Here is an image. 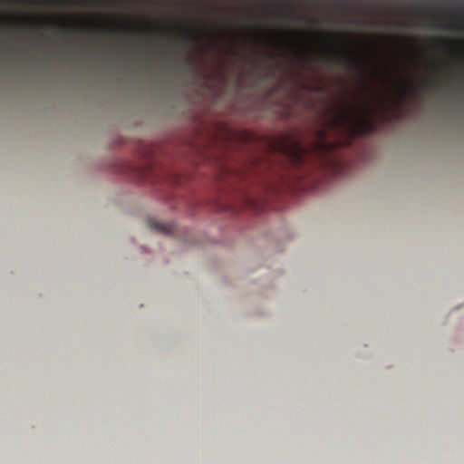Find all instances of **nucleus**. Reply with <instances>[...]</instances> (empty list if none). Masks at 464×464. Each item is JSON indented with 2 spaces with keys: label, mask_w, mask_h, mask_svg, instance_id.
<instances>
[{
  "label": "nucleus",
  "mask_w": 464,
  "mask_h": 464,
  "mask_svg": "<svg viewBox=\"0 0 464 464\" xmlns=\"http://www.w3.org/2000/svg\"><path fill=\"white\" fill-rule=\"evenodd\" d=\"M280 150L295 166L304 165L310 153L306 147L294 139H286L284 140L280 144Z\"/></svg>",
  "instance_id": "nucleus-1"
},
{
  "label": "nucleus",
  "mask_w": 464,
  "mask_h": 464,
  "mask_svg": "<svg viewBox=\"0 0 464 464\" xmlns=\"http://www.w3.org/2000/svg\"><path fill=\"white\" fill-rule=\"evenodd\" d=\"M432 26L438 27V28H443L447 30H455L456 24L453 23H444L441 17L439 16H433L432 17Z\"/></svg>",
  "instance_id": "nucleus-5"
},
{
  "label": "nucleus",
  "mask_w": 464,
  "mask_h": 464,
  "mask_svg": "<svg viewBox=\"0 0 464 464\" xmlns=\"http://www.w3.org/2000/svg\"><path fill=\"white\" fill-rule=\"evenodd\" d=\"M277 3H278V4H281L282 2H281V1H278Z\"/></svg>",
  "instance_id": "nucleus-14"
},
{
  "label": "nucleus",
  "mask_w": 464,
  "mask_h": 464,
  "mask_svg": "<svg viewBox=\"0 0 464 464\" xmlns=\"http://www.w3.org/2000/svg\"><path fill=\"white\" fill-rule=\"evenodd\" d=\"M284 40L286 44H290L291 40H290V37L287 34H284Z\"/></svg>",
  "instance_id": "nucleus-10"
},
{
  "label": "nucleus",
  "mask_w": 464,
  "mask_h": 464,
  "mask_svg": "<svg viewBox=\"0 0 464 464\" xmlns=\"http://www.w3.org/2000/svg\"><path fill=\"white\" fill-rule=\"evenodd\" d=\"M353 118V111H347V112H344L343 115V120H344V121H350Z\"/></svg>",
  "instance_id": "nucleus-8"
},
{
  "label": "nucleus",
  "mask_w": 464,
  "mask_h": 464,
  "mask_svg": "<svg viewBox=\"0 0 464 464\" xmlns=\"http://www.w3.org/2000/svg\"><path fill=\"white\" fill-rule=\"evenodd\" d=\"M25 4H103L104 2H24ZM116 4L117 2H111Z\"/></svg>",
  "instance_id": "nucleus-6"
},
{
  "label": "nucleus",
  "mask_w": 464,
  "mask_h": 464,
  "mask_svg": "<svg viewBox=\"0 0 464 464\" xmlns=\"http://www.w3.org/2000/svg\"><path fill=\"white\" fill-rule=\"evenodd\" d=\"M363 124L365 125L364 128L367 129V131H370L372 130V129L373 128L372 124L369 121H363Z\"/></svg>",
  "instance_id": "nucleus-9"
},
{
  "label": "nucleus",
  "mask_w": 464,
  "mask_h": 464,
  "mask_svg": "<svg viewBox=\"0 0 464 464\" xmlns=\"http://www.w3.org/2000/svg\"><path fill=\"white\" fill-rule=\"evenodd\" d=\"M314 34L323 42L324 45H326L328 36L319 31H316Z\"/></svg>",
  "instance_id": "nucleus-7"
},
{
  "label": "nucleus",
  "mask_w": 464,
  "mask_h": 464,
  "mask_svg": "<svg viewBox=\"0 0 464 464\" xmlns=\"http://www.w3.org/2000/svg\"><path fill=\"white\" fill-rule=\"evenodd\" d=\"M148 224L150 228L155 229L160 233L169 234L172 231L171 226L165 223H160L154 218H150L148 220Z\"/></svg>",
  "instance_id": "nucleus-4"
},
{
  "label": "nucleus",
  "mask_w": 464,
  "mask_h": 464,
  "mask_svg": "<svg viewBox=\"0 0 464 464\" xmlns=\"http://www.w3.org/2000/svg\"><path fill=\"white\" fill-rule=\"evenodd\" d=\"M245 3H246V4H248L249 2H248V1H246Z\"/></svg>",
  "instance_id": "nucleus-13"
},
{
  "label": "nucleus",
  "mask_w": 464,
  "mask_h": 464,
  "mask_svg": "<svg viewBox=\"0 0 464 464\" xmlns=\"http://www.w3.org/2000/svg\"><path fill=\"white\" fill-rule=\"evenodd\" d=\"M353 51H344L341 52L339 55L334 57H326L325 62L330 66H338L348 68L351 70L362 71V62L357 58L353 57Z\"/></svg>",
  "instance_id": "nucleus-2"
},
{
  "label": "nucleus",
  "mask_w": 464,
  "mask_h": 464,
  "mask_svg": "<svg viewBox=\"0 0 464 464\" xmlns=\"http://www.w3.org/2000/svg\"><path fill=\"white\" fill-rule=\"evenodd\" d=\"M179 35L188 41H194L198 38V31L195 26H183L180 28Z\"/></svg>",
  "instance_id": "nucleus-3"
},
{
  "label": "nucleus",
  "mask_w": 464,
  "mask_h": 464,
  "mask_svg": "<svg viewBox=\"0 0 464 464\" xmlns=\"http://www.w3.org/2000/svg\"><path fill=\"white\" fill-rule=\"evenodd\" d=\"M61 29H62V30H66V27H65L64 25H63V26L61 27Z\"/></svg>",
  "instance_id": "nucleus-12"
},
{
  "label": "nucleus",
  "mask_w": 464,
  "mask_h": 464,
  "mask_svg": "<svg viewBox=\"0 0 464 464\" xmlns=\"http://www.w3.org/2000/svg\"><path fill=\"white\" fill-rule=\"evenodd\" d=\"M406 92H407V90H406V88H404L403 91H402V94L405 95Z\"/></svg>",
  "instance_id": "nucleus-11"
}]
</instances>
